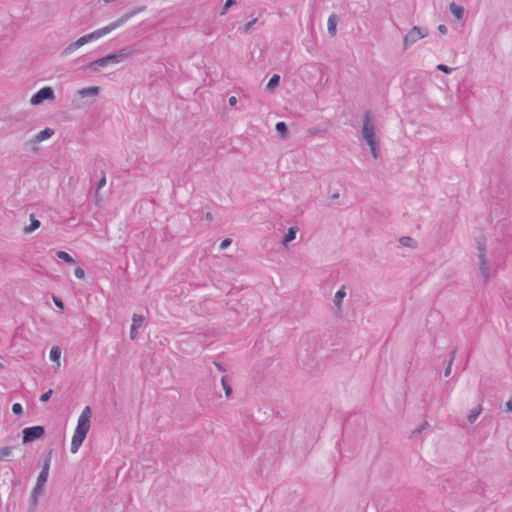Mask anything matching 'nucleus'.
Instances as JSON below:
<instances>
[{
  "label": "nucleus",
  "mask_w": 512,
  "mask_h": 512,
  "mask_svg": "<svg viewBox=\"0 0 512 512\" xmlns=\"http://www.w3.org/2000/svg\"><path fill=\"white\" fill-rule=\"evenodd\" d=\"M144 9H145L144 6L137 7L135 9L123 14L120 18L111 22L107 26L96 29L89 34H86V35L80 37L75 42L70 43L67 47H65L61 51V57H67V56L71 55L72 53H74L80 47L84 46L85 44L90 43L92 41H96V40L100 39L101 37L109 34L113 30L123 26L127 21H129L132 17H134L138 13L142 12Z\"/></svg>",
  "instance_id": "f257e3e1"
},
{
  "label": "nucleus",
  "mask_w": 512,
  "mask_h": 512,
  "mask_svg": "<svg viewBox=\"0 0 512 512\" xmlns=\"http://www.w3.org/2000/svg\"><path fill=\"white\" fill-rule=\"evenodd\" d=\"M90 419H91V409L89 406H86L82 410V412L78 418L77 426H76V429L74 431L72 441H71V447H70L71 453H73V454L77 453L79 448L81 447L82 443L84 442V440L87 436V433L89 432V429H90Z\"/></svg>",
  "instance_id": "f03ea898"
},
{
  "label": "nucleus",
  "mask_w": 512,
  "mask_h": 512,
  "mask_svg": "<svg viewBox=\"0 0 512 512\" xmlns=\"http://www.w3.org/2000/svg\"><path fill=\"white\" fill-rule=\"evenodd\" d=\"M375 131V119L371 111H366L363 115V125L361 130L362 138L366 144H372V142L377 141Z\"/></svg>",
  "instance_id": "7ed1b4c3"
},
{
  "label": "nucleus",
  "mask_w": 512,
  "mask_h": 512,
  "mask_svg": "<svg viewBox=\"0 0 512 512\" xmlns=\"http://www.w3.org/2000/svg\"><path fill=\"white\" fill-rule=\"evenodd\" d=\"M428 35V30L420 28L418 26L412 27L409 32L405 35L403 41L404 50H407L414 43Z\"/></svg>",
  "instance_id": "20e7f679"
},
{
  "label": "nucleus",
  "mask_w": 512,
  "mask_h": 512,
  "mask_svg": "<svg viewBox=\"0 0 512 512\" xmlns=\"http://www.w3.org/2000/svg\"><path fill=\"white\" fill-rule=\"evenodd\" d=\"M49 474H45L43 472H40V474L37 477L36 484L31 492V501L33 505H37L38 498L42 494L44 486L48 480Z\"/></svg>",
  "instance_id": "39448f33"
},
{
  "label": "nucleus",
  "mask_w": 512,
  "mask_h": 512,
  "mask_svg": "<svg viewBox=\"0 0 512 512\" xmlns=\"http://www.w3.org/2000/svg\"><path fill=\"white\" fill-rule=\"evenodd\" d=\"M45 433V430L42 426H32V427H26L23 429V442L29 443L36 439L41 438Z\"/></svg>",
  "instance_id": "423d86ee"
},
{
  "label": "nucleus",
  "mask_w": 512,
  "mask_h": 512,
  "mask_svg": "<svg viewBox=\"0 0 512 512\" xmlns=\"http://www.w3.org/2000/svg\"><path fill=\"white\" fill-rule=\"evenodd\" d=\"M54 99V91L51 87L41 88L36 94H34L30 103L34 106L40 105L45 100H53Z\"/></svg>",
  "instance_id": "0eeeda50"
},
{
  "label": "nucleus",
  "mask_w": 512,
  "mask_h": 512,
  "mask_svg": "<svg viewBox=\"0 0 512 512\" xmlns=\"http://www.w3.org/2000/svg\"><path fill=\"white\" fill-rule=\"evenodd\" d=\"M133 55V51L129 47H125L120 49L119 51L107 55V60L109 64H118L129 59Z\"/></svg>",
  "instance_id": "6e6552de"
},
{
  "label": "nucleus",
  "mask_w": 512,
  "mask_h": 512,
  "mask_svg": "<svg viewBox=\"0 0 512 512\" xmlns=\"http://www.w3.org/2000/svg\"><path fill=\"white\" fill-rule=\"evenodd\" d=\"M478 261H479V270L485 281L490 279L489 267L487 266V262L485 259V250L481 246L478 247Z\"/></svg>",
  "instance_id": "1a4fd4ad"
},
{
  "label": "nucleus",
  "mask_w": 512,
  "mask_h": 512,
  "mask_svg": "<svg viewBox=\"0 0 512 512\" xmlns=\"http://www.w3.org/2000/svg\"><path fill=\"white\" fill-rule=\"evenodd\" d=\"M99 92H100V87H98V86H91V87L79 89L76 92V95L81 97V98L97 97L99 95Z\"/></svg>",
  "instance_id": "9d476101"
},
{
  "label": "nucleus",
  "mask_w": 512,
  "mask_h": 512,
  "mask_svg": "<svg viewBox=\"0 0 512 512\" xmlns=\"http://www.w3.org/2000/svg\"><path fill=\"white\" fill-rule=\"evenodd\" d=\"M53 134H54L53 129L45 128L44 130L37 133L30 142L33 144L40 143V142L45 141V140L49 139L50 137H52Z\"/></svg>",
  "instance_id": "9b49d317"
},
{
  "label": "nucleus",
  "mask_w": 512,
  "mask_h": 512,
  "mask_svg": "<svg viewBox=\"0 0 512 512\" xmlns=\"http://www.w3.org/2000/svg\"><path fill=\"white\" fill-rule=\"evenodd\" d=\"M110 65L108 60H107V57H102L98 60H95V61H92L90 62L88 65H87V69L88 70H91V71H94V72H98L100 71L102 68L106 67Z\"/></svg>",
  "instance_id": "f8f14e48"
},
{
  "label": "nucleus",
  "mask_w": 512,
  "mask_h": 512,
  "mask_svg": "<svg viewBox=\"0 0 512 512\" xmlns=\"http://www.w3.org/2000/svg\"><path fill=\"white\" fill-rule=\"evenodd\" d=\"M449 10L457 20H462L463 15H464L463 7H461L455 3H451L449 5Z\"/></svg>",
  "instance_id": "ddd939ff"
},
{
  "label": "nucleus",
  "mask_w": 512,
  "mask_h": 512,
  "mask_svg": "<svg viewBox=\"0 0 512 512\" xmlns=\"http://www.w3.org/2000/svg\"><path fill=\"white\" fill-rule=\"evenodd\" d=\"M336 27H337V16L335 14H332L329 16L328 21H327V28H328L329 34L335 35Z\"/></svg>",
  "instance_id": "4468645a"
},
{
  "label": "nucleus",
  "mask_w": 512,
  "mask_h": 512,
  "mask_svg": "<svg viewBox=\"0 0 512 512\" xmlns=\"http://www.w3.org/2000/svg\"><path fill=\"white\" fill-rule=\"evenodd\" d=\"M297 232H298L297 227H290L288 229V232H287L285 238L282 241V244L286 246L289 242L293 241L296 238Z\"/></svg>",
  "instance_id": "2eb2a0df"
},
{
  "label": "nucleus",
  "mask_w": 512,
  "mask_h": 512,
  "mask_svg": "<svg viewBox=\"0 0 512 512\" xmlns=\"http://www.w3.org/2000/svg\"><path fill=\"white\" fill-rule=\"evenodd\" d=\"M30 219L31 224L24 228V232L27 234L32 233L33 231L40 227V221L37 220L33 215H31Z\"/></svg>",
  "instance_id": "dca6fc26"
},
{
  "label": "nucleus",
  "mask_w": 512,
  "mask_h": 512,
  "mask_svg": "<svg viewBox=\"0 0 512 512\" xmlns=\"http://www.w3.org/2000/svg\"><path fill=\"white\" fill-rule=\"evenodd\" d=\"M346 295V292H345V288L342 287L340 288L334 295V304L335 306H337L338 308L341 306V303H342V300L343 298L345 297Z\"/></svg>",
  "instance_id": "f3484780"
},
{
  "label": "nucleus",
  "mask_w": 512,
  "mask_h": 512,
  "mask_svg": "<svg viewBox=\"0 0 512 512\" xmlns=\"http://www.w3.org/2000/svg\"><path fill=\"white\" fill-rule=\"evenodd\" d=\"M144 316L142 315H138V314H134L133 315V318H132V330H137L138 328H140L143 323H144Z\"/></svg>",
  "instance_id": "a211bd4d"
},
{
  "label": "nucleus",
  "mask_w": 512,
  "mask_h": 512,
  "mask_svg": "<svg viewBox=\"0 0 512 512\" xmlns=\"http://www.w3.org/2000/svg\"><path fill=\"white\" fill-rule=\"evenodd\" d=\"M279 82H280V76L278 74H274L270 78V80L266 86L267 90H270V91L274 90L279 85Z\"/></svg>",
  "instance_id": "6ab92c4d"
},
{
  "label": "nucleus",
  "mask_w": 512,
  "mask_h": 512,
  "mask_svg": "<svg viewBox=\"0 0 512 512\" xmlns=\"http://www.w3.org/2000/svg\"><path fill=\"white\" fill-rule=\"evenodd\" d=\"M61 357V349L58 346H53L50 350V359L53 362H58Z\"/></svg>",
  "instance_id": "aec40b11"
},
{
  "label": "nucleus",
  "mask_w": 512,
  "mask_h": 512,
  "mask_svg": "<svg viewBox=\"0 0 512 512\" xmlns=\"http://www.w3.org/2000/svg\"><path fill=\"white\" fill-rule=\"evenodd\" d=\"M56 255L59 259H61L62 261L66 262V263H69V264L75 263V260L65 251H57Z\"/></svg>",
  "instance_id": "412c9836"
},
{
  "label": "nucleus",
  "mask_w": 512,
  "mask_h": 512,
  "mask_svg": "<svg viewBox=\"0 0 512 512\" xmlns=\"http://www.w3.org/2000/svg\"><path fill=\"white\" fill-rule=\"evenodd\" d=\"M481 412H482V408L480 406L472 409L468 414V417H467L468 421L470 423H474L476 421V419L478 418V416L481 414Z\"/></svg>",
  "instance_id": "4be33fe9"
},
{
  "label": "nucleus",
  "mask_w": 512,
  "mask_h": 512,
  "mask_svg": "<svg viewBox=\"0 0 512 512\" xmlns=\"http://www.w3.org/2000/svg\"><path fill=\"white\" fill-rule=\"evenodd\" d=\"M221 384L223 386V389L225 391V395L226 397H230L232 395V388L231 386L228 384V381H227V377L226 376H223L221 378Z\"/></svg>",
  "instance_id": "5701e85b"
},
{
  "label": "nucleus",
  "mask_w": 512,
  "mask_h": 512,
  "mask_svg": "<svg viewBox=\"0 0 512 512\" xmlns=\"http://www.w3.org/2000/svg\"><path fill=\"white\" fill-rule=\"evenodd\" d=\"M51 451L48 453V455L45 457L44 459V463H43V466H42V469L40 472H43L45 474H49V470H50V464H51Z\"/></svg>",
  "instance_id": "b1692460"
},
{
  "label": "nucleus",
  "mask_w": 512,
  "mask_h": 512,
  "mask_svg": "<svg viewBox=\"0 0 512 512\" xmlns=\"http://www.w3.org/2000/svg\"><path fill=\"white\" fill-rule=\"evenodd\" d=\"M258 22V18H253L249 22H247L243 27L240 28L242 33H249L253 26Z\"/></svg>",
  "instance_id": "393cba45"
},
{
  "label": "nucleus",
  "mask_w": 512,
  "mask_h": 512,
  "mask_svg": "<svg viewBox=\"0 0 512 512\" xmlns=\"http://www.w3.org/2000/svg\"><path fill=\"white\" fill-rule=\"evenodd\" d=\"M399 241L403 246L411 248L415 247V240L409 236L401 237Z\"/></svg>",
  "instance_id": "a878e982"
},
{
  "label": "nucleus",
  "mask_w": 512,
  "mask_h": 512,
  "mask_svg": "<svg viewBox=\"0 0 512 512\" xmlns=\"http://www.w3.org/2000/svg\"><path fill=\"white\" fill-rule=\"evenodd\" d=\"M455 354H456L455 350H453L451 352V354H450V360H449L448 365H447V367L445 368V371H444V376L445 377H448L450 375V373H451L452 363L454 361Z\"/></svg>",
  "instance_id": "bb28decb"
},
{
  "label": "nucleus",
  "mask_w": 512,
  "mask_h": 512,
  "mask_svg": "<svg viewBox=\"0 0 512 512\" xmlns=\"http://www.w3.org/2000/svg\"><path fill=\"white\" fill-rule=\"evenodd\" d=\"M12 453V447L6 446L0 449V461L5 460Z\"/></svg>",
  "instance_id": "cd10ccee"
},
{
  "label": "nucleus",
  "mask_w": 512,
  "mask_h": 512,
  "mask_svg": "<svg viewBox=\"0 0 512 512\" xmlns=\"http://www.w3.org/2000/svg\"><path fill=\"white\" fill-rule=\"evenodd\" d=\"M370 148L371 155L374 159H378L379 152H378V143L377 141L372 142V144H367Z\"/></svg>",
  "instance_id": "c85d7f7f"
},
{
  "label": "nucleus",
  "mask_w": 512,
  "mask_h": 512,
  "mask_svg": "<svg viewBox=\"0 0 512 512\" xmlns=\"http://www.w3.org/2000/svg\"><path fill=\"white\" fill-rule=\"evenodd\" d=\"M237 3L236 0H226L224 6L222 7L221 11H220V15L221 16H224L227 12H228V9L235 5Z\"/></svg>",
  "instance_id": "c756f323"
},
{
  "label": "nucleus",
  "mask_w": 512,
  "mask_h": 512,
  "mask_svg": "<svg viewBox=\"0 0 512 512\" xmlns=\"http://www.w3.org/2000/svg\"><path fill=\"white\" fill-rule=\"evenodd\" d=\"M429 426L428 422H423L418 428L414 429L411 433V438H415L418 434H420L423 430H425Z\"/></svg>",
  "instance_id": "7c9ffc66"
},
{
  "label": "nucleus",
  "mask_w": 512,
  "mask_h": 512,
  "mask_svg": "<svg viewBox=\"0 0 512 512\" xmlns=\"http://www.w3.org/2000/svg\"><path fill=\"white\" fill-rule=\"evenodd\" d=\"M275 129L282 136H285L287 133V126L284 122H278L275 126Z\"/></svg>",
  "instance_id": "2f4dec72"
},
{
  "label": "nucleus",
  "mask_w": 512,
  "mask_h": 512,
  "mask_svg": "<svg viewBox=\"0 0 512 512\" xmlns=\"http://www.w3.org/2000/svg\"><path fill=\"white\" fill-rule=\"evenodd\" d=\"M106 185V176L105 174L102 175L101 179L99 180L98 184H97V191H96V203H98L99 201V198H98V191L104 187Z\"/></svg>",
  "instance_id": "473e14b6"
},
{
  "label": "nucleus",
  "mask_w": 512,
  "mask_h": 512,
  "mask_svg": "<svg viewBox=\"0 0 512 512\" xmlns=\"http://www.w3.org/2000/svg\"><path fill=\"white\" fill-rule=\"evenodd\" d=\"M74 275L78 279H83L85 277V271L81 267H76L74 270Z\"/></svg>",
  "instance_id": "72a5a7b5"
},
{
  "label": "nucleus",
  "mask_w": 512,
  "mask_h": 512,
  "mask_svg": "<svg viewBox=\"0 0 512 512\" xmlns=\"http://www.w3.org/2000/svg\"><path fill=\"white\" fill-rule=\"evenodd\" d=\"M23 411L22 405L20 403H14L12 405V412L14 414L20 415Z\"/></svg>",
  "instance_id": "f704fd0d"
},
{
  "label": "nucleus",
  "mask_w": 512,
  "mask_h": 512,
  "mask_svg": "<svg viewBox=\"0 0 512 512\" xmlns=\"http://www.w3.org/2000/svg\"><path fill=\"white\" fill-rule=\"evenodd\" d=\"M436 68H437V70L442 71V72H444L446 74H450L451 71H452V68H450V67H448V66H446L444 64H439V65H437Z\"/></svg>",
  "instance_id": "c9c22d12"
},
{
  "label": "nucleus",
  "mask_w": 512,
  "mask_h": 512,
  "mask_svg": "<svg viewBox=\"0 0 512 512\" xmlns=\"http://www.w3.org/2000/svg\"><path fill=\"white\" fill-rule=\"evenodd\" d=\"M52 393H53V391L51 389L48 390L47 392L43 393L40 397V401L47 402L50 399Z\"/></svg>",
  "instance_id": "e433bc0d"
},
{
  "label": "nucleus",
  "mask_w": 512,
  "mask_h": 512,
  "mask_svg": "<svg viewBox=\"0 0 512 512\" xmlns=\"http://www.w3.org/2000/svg\"><path fill=\"white\" fill-rule=\"evenodd\" d=\"M232 243V240L230 238L224 239L220 244V250L226 249L230 244Z\"/></svg>",
  "instance_id": "4c0bfd02"
},
{
  "label": "nucleus",
  "mask_w": 512,
  "mask_h": 512,
  "mask_svg": "<svg viewBox=\"0 0 512 512\" xmlns=\"http://www.w3.org/2000/svg\"><path fill=\"white\" fill-rule=\"evenodd\" d=\"M52 299H53L54 304H55L57 307H59L60 309H64L63 301H62L60 298H58V297H56V296H53V297H52Z\"/></svg>",
  "instance_id": "58836bf2"
},
{
  "label": "nucleus",
  "mask_w": 512,
  "mask_h": 512,
  "mask_svg": "<svg viewBox=\"0 0 512 512\" xmlns=\"http://www.w3.org/2000/svg\"><path fill=\"white\" fill-rule=\"evenodd\" d=\"M438 31L441 33V34H446L448 29L445 25L441 24L438 26Z\"/></svg>",
  "instance_id": "ea45409f"
},
{
  "label": "nucleus",
  "mask_w": 512,
  "mask_h": 512,
  "mask_svg": "<svg viewBox=\"0 0 512 512\" xmlns=\"http://www.w3.org/2000/svg\"><path fill=\"white\" fill-rule=\"evenodd\" d=\"M228 103H229V105H230V106H234V105H236V103H237V98H236L235 96H231V97H229V99H228Z\"/></svg>",
  "instance_id": "a19ab883"
},
{
  "label": "nucleus",
  "mask_w": 512,
  "mask_h": 512,
  "mask_svg": "<svg viewBox=\"0 0 512 512\" xmlns=\"http://www.w3.org/2000/svg\"><path fill=\"white\" fill-rule=\"evenodd\" d=\"M214 365L216 366V368L220 371V372H224L225 371V368L223 367L222 364L218 363V362H214Z\"/></svg>",
  "instance_id": "79ce46f5"
},
{
  "label": "nucleus",
  "mask_w": 512,
  "mask_h": 512,
  "mask_svg": "<svg viewBox=\"0 0 512 512\" xmlns=\"http://www.w3.org/2000/svg\"><path fill=\"white\" fill-rule=\"evenodd\" d=\"M506 407L508 411L512 412V400L507 401Z\"/></svg>",
  "instance_id": "37998d69"
},
{
  "label": "nucleus",
  "mask_w": 512,
  "mask_h": 512,
  "mask_svg": "<svg viewBox=\"0 0 512 512\" xmlns=\"http://www.w3.org/2000/svg\"><path fill=\"white\" fill-rule=\"evenodd\" d=\"M130 336L132 339H134L136 337V330H132L130 331Z\"/></svg>",
  "instance_id": "c03bdc74"
},
{
  "label": "nucleus",
  "mask_w": 512,
  "mask_h": 512,
  "mask_svg": "<svg viewBox=\"0 0 512 512\" xmlns=\"http://www.w3.org/2000/svg\"><path fill=\"white\" fill-rule=\"evenodd\" d=\"M338 197H339V194H338V193L333 194V195L331 196V198H332V199H337Z\"/></svg>",
  "instance_id": "a18cd8bd"
},
{
  "label": "nucleus",
  "mask_w": 512,
  "mask_h": 512,
  "mask_svg": "<svg viewBox=\"0 0 512 512\" xmlns=\"http://www.w3.org/2000/svg\"><path fill=\"white\" fill-rule=\"evenodd\" d=\"M3 368V364L0 363V369Z\"/></svg>",
  "instance_id": "49530a36"
}]
</instances>
